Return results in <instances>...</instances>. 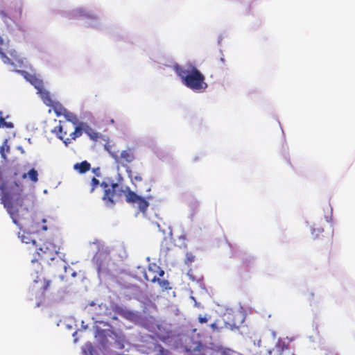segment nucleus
<instances>
[{"label": "nucleus", "instance_id": "nucleus-1", "mask_svg": "<svg viewBox=\"0 0 355 355\" xmlns=\"http://www.w3.org/2000/svg\"><path fill=\"white\" fill-rule=\"evenodd\" d=\"M99 185L103 189L102 200L106 207H112L116 203L114 197L117 195L121 196V193H125V201L130 204H137L139 210L141 213L146 214L149 207V202L145 198L130 190V187H128L125 190H123L119 188L118 183H112L111 184H108L105 182L100 183L98 179L93 177L89 184V193H93Z\"/></svg>", "mask_w": 355, "mask_h": 355}, {"label": "nucleus", "instance_id": "nucleus-2", "mask_svg": "<svg viewBox=\"0 0 355 355\" xmlns=\"http://www.w3.org/2000/svg\"><path fill=\"white\" fill-rule=\"evenodd\" d=\"M174 70L182 79L183 84L195 92H203L207 87L204 75L195 67H191L189 70L184 69L176 64Z\"/></svg>", "mask_w": 355, "mask_h": 355}, {"label": "nucleus", "instance_id": "nucleus-3", "mask_svg": "<svg viewBox=\"0 0 355 355\" xmlns=\"http://www.w3.org/2000/svg\"><path fill=\"white\" fill-rule=\"evenodd\" d=\"M60 245L55 242L46 240L36 248L35 257L31 260L33 270H35V264L38 262L40 265L49 263L59 255Z\"/></svg>", "mask_w": 355, "mask_h": 355}, {"label": "nucleus", "instance_id": "nucleus-4", "mask_svg": "<svg viewBox=\"0 0 355 355\" xmlns=\"http://www.w3.org/2000/svg\"><path fill=\"white\" fill-rule=\"evenodd\" d=\"M106 149L110 156L114 159L115 163L123 166H125V162L127 164L131 163L135 158L134 151L131 148L123 150L120 155L116 152L110 150L108 148H106Z\"/></svg>", "mask_w": 355, "mask_h": 355}, {"label": "nucleus", "instance_id": "nucleus-5", "mask_svg": "<svg viewBox=\"0 0 355 355\" xmlns=\"http://www.w3.org/2000/svg\"><path fill=\"white\" fill-rule=\"evenodd\" d=\"M164 271L157 264L152 263L148 266V270L145 272V279L146 281L156 282L157 278L163 277Z\"/></svg>", "mask_w": 355, "mask_h": 355}, {"label": "nucleus", "instance_id": "nucleus-6", "mask_svg": "<svg viewBox=\"0 0 355 355\" xmlns=\"http://www.w3.org/2000/svg\"><path fill=\"white\" fill-rule=\"evenodd\" d=\"M35 273L36 276L33 278V282L37 285V287L41 291L42 293H44L48 291L51 282L44 277L42 272L38 273L37 271H35Z\"/></svg>", "mask_w": 355, "mask_h": 355}, {"label": "nucleus", "instance_id": "nucleus-7", "mask_svg": "<svg viewBox=\"0 0 355 355\" xmlns=\"http://www.w3.org/2000/svg\"><path fill=\"white\" fill-rule=\"evenodd\" d=\"M83 124H85V123L81 122L78 125H75L74 130L69 133V137L63 139V137H60V139L62 140L66 146L71 144L73 140H76V138L83 135V132H85V126L83 125Z\"/></svg>", "mask_w": 355, "mask_h": 355}, {"label": "nucleus", "instance_id": "nucleus-8", "mask_svg": "<svg viewBox=\"0 0 355 355\" xmlns=\"http://www.w3.org/2000/svg\"><path fill=\"white\" fill-rule=\"evenodd\" d=\"M114 311L122 318L131 322L135 321L139 318L137 312L129 310L125 307L116 306L114 308Z\"/></svg>", "mask_w": 355, "mask_h": 355}, {"label": "nucleus", "instance_id": "nucleus-9", "mask_svg": "<svg viewBox=\"0 0 355 355\" xmlns=\"http://www.w3.org/2000/svg\"><path fill=\"white\" fill-rule=\"evenodd\" d=\"M60 123V124L55 127L52 132L57 133L59 138L63 137V139H65L64 137L69 132L72 125L69 123L64 122L62 124H61V121Z\"/></svg>", "mask_w": 355, "mask_h": 355}, {"label": "nucleus", "instance_id": "nucleus-10", "mask_svg": "<svg viewBox=\"0 0 355 355\" xmlns=\"http://www.w3.org/2000/svg\"><path fill=\"white\" fill-rule=\"evenodd\" d=\"M39 92L41 94V98H42L43 102L44 103V104H46L47 106H49V107L53 105V104L55 102L53 101V100L51 98V94L48 91L45 90L43 88Z\"/></svg>", "mask_w": 355, "mask_h": 355}, {"label": "nucleus", "instance_id": "nucleus-11", "mask_svg": "<svg viewBox=\"0 0 355 355\" xmlns=\"http://www.w3.org/2000/svg\"><path fill=\"white\" fill-rule=\"evenodd\" d=\"M91 168L90 164L87 161H83L80 163H76L73 166V168L80 173H84L89 171Z\"/></svg>", "mask_w": 355, "mask_h": 355}, {"label": "nucleus", "instance_id": "nucleus-12", "mask_svg": "<svg viewBox=\"0 0 355 355\" xmlns=\"http://www.w3.org/2000/svg\"><path fill=\"white\" fill-rule=\"evenodd\" d=\"M85 126V132L89 136V137L94 141H97L101 135L99 133L96 132L93 128H92L89 125L86 123L85 124H83Z\"/></svg>", "mask_w": 355, "mask_h": 355}, {"label": "nucleus", "instance_id": "nucleus-13", "mask_svg": "<svg viewBox=\"0 0 355 355\" xmlns=\"http://www.w3.org/2000/svg\"><path fill=\"white\" fill-rule=\"evenodd\" d=\"M26 78L33 85L35 86V87L38 90V92L41 91L42 89L44 88L42 81L37 77H35V76L28 74V78Z\"/></svg>", "mask_w": 355, "mask_h": 355}, {"label": "nucleus", "instance_id": "nucleus-14", "mask_svg": "<svg viewBox=\"0 0 355 355\" xmlns=\"http://www.w3.org/2000/svg\"><path fill=\"white\" fill-rule=\"evenodd\" d=\"M229 326H230V324L225 322H223L222 324L219 320H216L210 324V327L214 332H219L224 328H228Z\"/></svg>", "mask_w": 355, "mask_h": 355}, {"label": "nucleus", "instance_id": "nucleus-15", "mask_svg": "<svg viewBox=\"0 0 355 355\" xmlns=\"http://www.w3.org/2000/svg\"><path fill=\"white\" fill-rule=\"evenodd\" d=\"M63 116L67 121L66 123H71L73 125H75L78 123V119L77 116L73 113L67 111V110Z\"/></svg>", "mask_w": 355, "mask_h": 355}, {"label": "nucleus", "instance_id": "nucleus-16", "mask_svg": "<svg viewBox=\"0 0 355 355\" xmlns=\"http://www.w3.org/2000/svg\"><path fill=\"white\" fill-rule=\"evenodd\" d=\"M216 352L217 355H238L235 351L223 347H218Z\"/></svg>", "mask_w": 355, "mask_h": 355}, {"label": "nucleus", "instance_id": "nucleus-17", "mask_svg": "<svg viewBox=\"0 0 355 355\" xmlns=\"http://www.w3.org/2000/svg\"><path fill=\"white\" fill-rule=\"evenodd\" d=\"M51 107L57 116H63L66 112V109L64 108L59 103L55 102Z\"/></svg>", "mask_w": 355, "mask_h": 355}, {"label": "nucleus", "instance_id": "nucleus-18", "mask_svg": "<svg viewBox=\"0 0 355 355\" xmlns=\"http://www.w3.org/2000/svg\"><path fill=\"white\" fill-rule=\"evenodd\" d=\"M160 277H157V281H156V282H157L159 284L160 287L163 290L171 289L169 282L168 280H166V279H161Z\"/></svg>", "mask_w": 355, "mask_h": 355}, {"label": "nucleus", "instance_id": "nucleus-19", "mask_svg": "<svg viewBox=\"0 0 355 355\" xmlns=\"http://www.w3.org/2000/svg\"><path fill=\"white\" fill-rule=\"evenodd\" d=\"M13 123L11 122H7L5 121L4 117L2 116V112H0V128H13Z\"/></svg>", "mask_w": 355, "mask_h": 355}, {"label": "nucleus", "instance_id": "nucleus-20", "mask_svg": "<svg viewBox=\"0 0 355 355\" xmlns=\"http://www.w3.org/2000/svg\"><path fill=\"white\" fill-rule=\"evenodd\" d=\"M8 140L6 139L1 146H0V154L3 159H6V155L5 151H9L10 147L8 146Z\"/></svg>", "mask_w": 355, "mask_h": 355}, {"label": "nucleus", "instance_id": "nucleus-21", "mask_svg": "<svg viewBox=\"0 0 355 355\" xmlns=\"http://www.w3.org/2000/svg\"><path fill=\"white\" fill-rule=\"evenodd\" d=\"M275 348L277 349V351L279 352V355H282V352H284V349H288V346L284 343H281V342H279L276 345H275Z\"/></svg>", "mask_w": 355, "mask_h": 355}, {"label": "nucleus", "instance_id": "nucleus-22", "mask_svg": "<svg viewBox=\"0 0 355 355\" xmlns=\"http://www.w3.org/2000/svg\"><path fill=\"white\" fill-rule=\"evenodd\" d=\"M157 347L159 352L156 355H172L168 349H164L162 345H157Z\"/></svg>", "mask_w": 355, "mask_h": 355}, {"label": "nucleus", "instance_id": "nucleus-23", "mask_svg": "<svg viewBox=\"0 0 355 355\" xmlns=\"http://www.w3.org/2000/svg\"><path fill=\"white\" fill-rule=\"evenodd\" d=\"M323 231L324 230L322 228L313 227L311 234L314 238H318L319 235L323 232Z\"/></svg>", "mask_w": 355, "mask_h": 355}, {"label": "nucleus", "instance_id": "nucleus-24", "mask_svg": "<svg viewBox=\"0 0 355 355\" xmlns=\"http://www.w3.org/2000/svg\"><path fill=\"white\" fill-rule=\"evenodd\" d=\"M211 318V316L208 314H205V315H199L198 316V322L200 323V324H202V323H207L209 319Z\"/></svg>", "mask_w": 355, "mask_h": 355}, {"label": "nucleus", "instance_id": "nucleus-25", "mask_svg": "<svg viewBox=\"0 0 355 355\" xmlns=\"http://www.w3.org/2000/svg\"><path fill=\"white\" fill-rule=\"evenodd\" d=\"M21 241L23 243H30L31 242H32L33 245H35L36 244V241L34 239H30L28 236H26L25 235L21 236Z\"/></svg>", "mask_w": 355, "mask_h": 355}, {"label": "nucleus", "instance_id": "nucleus-26", "mask_svg": "<svg viewBox=\"0 0 355 355\" xmlns=\"http://www.w3.org/2000/svg\"><path fill=\"white\" fill-rule=\"evenodd\" d=\"M127 173H128L129 177H130L132 178V181L141 182L142 180V178L139 175H137L134 176L133 178H132V176L130 175V173H131L130 170H127Z\"/></svg>", "mask_w": 355, "mask_h": 355}, {"label": "nucleus", "instance_id": "nucleus-27", "mask_svg": "<svg viewBox=\"0 0 355 355\" xmlns=\"http://www.w3.org/2000/svg\"><path fill=\"white\" fill-rule=\"evenodd\" d=\"M251 263H252L251 259L244 258V259H243V260L241 261V266H242V267H248L251 265Z\"/></svg>", "mask_w": 355, "mask_h": 355}, {"label": "nucleus", "instance_id": "nucleus-28", "mask_svg": "<svg viewBox=\"0 0 355 355\" xmlns=\"http://www.w3.org/2000/svg\"><path fill=\"white\" fill-rule=\"evenodd\" d=\"M0 16L5 22H8V19H10L6 10H0Z\"/></svg>", "mask_w": 355, "mask_h": 355}, {"label": "nucleus", "instance_id": "nucleus-29", "mask_svg": "<svg viewBox=\"0 0 355 355\" xmlns=\"http://www.w3.org/2000/svg\"><path fill=\"white\" fill-rule=\"evenodd\" d=\"M189 355H206L205 351H202L200 349H195L193 352L191 353Z\"/></svg>", "mask_w": 355, "mask_h": 355}, {"label": "nucleus", "instance_id": "nucleus-30", "mask_svg": "<svg viewBox=\"0 0 355 355\" xmlns=\"http://www.w3.org/2000/svg\"><path fill=\"white\" fill-rule=\"evenodd\" d=\"M4 44V41L3 40V38L0 36V54L2 55V56H4V53H3V46Z\"/></svg>", "mask_w": 355, "mask_h": 355}, {"label": "nucleus", "instance_id": "nucleus-31", "mask_svg": "<svg viewBox=\"0 0 355 355\" xmlns=\"http://www.w3.org/2000/svg\"><path fill=\"white\" fill-rule=\"evenodd\" d=\"M314 297V293L313 292H311L309 293L308 298L310 302H312Z\"/></svg>", "mask_w": 355, "mask_h": 355}, {"label": "nucleus", "instance_id": "nucleus-32", "mask_svg": "<svg viewBox=\"0 0 355 355\" xmlns=\"http://www.w3.org/2000/svg\"><path fill=\"white\" fill-rule=\"evenodd\" d=\"M219 62H220V67L223 69V65L225 64V58L223 57H220L219 58Z\"/></svg>", "mask_w": 355, "mask_h": 355}, {"label": "nucleus", "instance_id": "nucleus-33", "mask_svg": "<svg viewBox=\"0 0 355 355\" xmlns=\"http://www.w3.org/2000/svg\"><path fill=\"white\" fill-rule=\"evenodd\" d=\"M41 229H42V230H44V231H46V230H47V229H48V228H47V226H46V225H42V226L41 227Z\"/></svg>", "mask_w": 355, "mask_h": 355}, {"label": "nucleus", "instance_id": "nucleus-34", "mask_svg": "<svg viewBox=\"0 0 355 355\" xmlns=\"http://www.w3.org/2000/svg\"><path fill=\"white\" fill-rule=\"evenodd\" d=\"M187 259H188V260L190 262H191V261H193L194 260V257H188Z\"/></svg>", "mask_w": 355, "mask_h": 355}, {"label": "nucleus", "instance_id": "nucleus-35", "mask_svg": "<svg viewBox=\"0 0 355 355\" xmlns=\"http://www.w3.org/2000/svg\"><path fill=\"white\" fill-rule=\"evenodd\" d=\"M326 355H336V354L330 352L327 353Z\"/></svg>", "mask_w": 355, "mask_h": 355}, {"label": "nucleus", "instance_id": "nucleus-36", "mask_svg": "<svg viewBox=\"0 0 355 355\" xmlns=\"http://www.w3.org/2000/svg\"><path fill=\"white\" fill-rule=\"evenodd\" d=\"M119 347L120 348H123V344L119 343Z\"/></svg>", "mask_w": 355, "mask_h": 355}, {"label": "nucleus", "instance_id": "nucleus-37", "mask_svg": "<svg viewBox=\"0 0 355 355\" xmlns=\"http://www.w3.org/2000/svg\"><path fill=\"white\" fill-rule=\"evenodd\" d=\"M102 346H103V347H105V343H104V341H102Z\"/></svg>", "mask_w": 355, "mask_h": 355}, {"label": "nucleus", "instance_id": "nucleus-38", "mask_svg": "<svg viewBox=\"0 0 355 355\" xmlns=\"http://www.w3.org/2000/svg\"><path fill=\"white\" fill-rule=\"evenodd\" d=\"M46 219H42V223H46Z\"/></svg>", "mask_w": 355, "mask_h": 355}, {"label": "nucleus", "instance_id": "nucleus-39", "mask_svg": "<svg viewBox=\"0 0 355 355\" xmlns=\"http://www.w3.org/2000/svg\"><path fill=\"white\" fill-rule=\"evenodd\" d=\"M157 227L160 228V225L159 223H157Z\"/></svg>", "mask_w": 355, "mask_h": 355}, {"label": "nucleus", "instance_id": "nucleus-40", "mask_svg": "<svg viewBox=\"0 0 355 355\" xmlns=\"http://www.w3.org/2000/svg\"><path fill=\"white\" fill-rule=\"evenodd\" d=\"M292 355H295V354H292Z\"/></svg>", "mask_w": 355, "mask_h": 355}]
</instances>
